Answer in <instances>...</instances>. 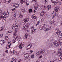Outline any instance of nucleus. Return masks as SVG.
<instances>
[{
  "mask_svg": "<svg viewBox=\"0 0 62 62\" xmlns=\"http://www.w3.org/2000/svg\"><path fill=\"white\" fill-rule=\"evenodd\" d=\"M52 8L51 6L50 5H48L47 7V9L48 10H49L50 9H51V8Z\"/></svg>",
  "mask_w": 62,
  "mask_h": 62,
  "instance_id": "23",
  "label": "nucleus"
},
{
  "mask_svg": "<svg viewBox=\"0 0 62 62\" xmlns=\"http://www.w3.org/2000/svg\"><path fill=\"white\" fill-rule=\"evenodd\" d=\"M7 15H9V13L8 12H7Z\"/></svg>",
  "mask_w": 62,
  "mask_h": 62,
  "instance_id": "59",
  "label": "nucleus"
},
{
  "mask_svg": "<svg viewBox=\"0 0 62 62\" xmlns=\"http://www.w3.org/2000/svg\"><path fill=\"white\" fill-rule=\"evenodd\" d=\"M31 47L30 46V45L29 44L28 45L27 47V48H26V50H29V49H30V48H31Z\"/></svg>",
  "mask_w": 62,
  "mask_h": 62,
  "instance_id": "24",
  "label": "nucleus"
},
{
  "mask_svg": "<svg viewBox=\"0 0 62 62\" xmlns=\"http://www.w3.org/2000/svg\"><path fill=\"white\" fill-rule=\"evenodd\" d=\"M42 57V55L40 56L39 57V58L40 59Z\"/></svg>",
  "mask_w": 62,
  "mask_h": 62,
  "instance_id": "62",
  "label": "nucleus"
},
{
  "mask_svg": "<svg viewBox=\"0 0 62 62\" xmlns=\"http://www.w3.org/2000/svg\"><path fill=\"white\" fill-rule=\"evenodd\" d=\"M17 41V40H16V39L15 38L14 39L13 41H12V42L13 43H15V42H16Z\"/></svg>",
  "mask_w": 62,
  "mask_h": 62,
  "instance_id": "36",
  "label": "nucleus"
},
{
  "mask_svg": "<svg viewBox=\"0 0 62 62\" xmlns=\"http://www.w3.org/2000/svg\"><path fill=\"white\" fill-rule=\"evenodd\" d=\"M57 4H58L59 5H61V2L60 1H58L57 2Z\"/></svg>",
  "mask_w": 62,
  "mask_h": 62,
  "instance_id": "41",
  "label": "nucleus"
},
{
  "mask_svg": "<svg viewBox=\"0 0 62 62\" xmlns=\"http://www.w3.org/2000/svg\"><path fill=\"white\" fill-rule=\"evenodd\" d=\"M26 3L27 5V6H28V5H29V3H28V2L27 1L26 2Z\"/></svg>",
  "mask_w": 62,
  "mask_h": 62,
  "instance_id": "45",
  "label": "nucleus"
},
{
  "mask_svg": "<svg viewBox=\"0 0 62 62\" xmlns=\"http://www.w3.org/2000/svg\"><path fill=\"white\" fill-rule=\"evenodd\" d=\"M55 34L56 35H58L61 33V31L57 29H56L55 30Z\"/></svg>",
  "mask_w": 62,
  "mask_h": 62,
  "instance_id": "2",
  "label": "nucleus"
},
{
  "mask_svg": "<svg viewBox=\"0 0 62 62\" xmlns=\"http://www.w3.org/2000/svg\"><path fill=\"white\" fill-rule=\"evenodd\" d=\"M15 8H18L19 7V5L18 3H15Z\"/></svg>",
  "mask_w": 62,
  "mask_h": 62,
  "instance_id": "32",
  "label": "nucleus"
},
{
  "mask_svg": "<svg viewBox=\"0 0 62 62\" xmlns=\"http://www.w3.org/2000/svg\"><path fill=\"white\" fill-rule=\"evenodd\" d=\"M5 41L1 40L0 41V44L2 45V44H4L5 43V42H4Z\"/></svg>",
  "mask_w": 62,
  "mask_h": 62,
  "instance_id": "19",
  "label": "nucleus"
},
{
  "mask_svg": "<svg viewBox=\"0 0 62 62\" xmlns=\"http://www.w3.org/2000/svg\"><path fill=\"white\" fill-rule=\"evenodd\" d=\"M29 53H26V54H24V56L25 58H27L29 57V54H28Z\"/></svg>",
  "mask_w": 62,
  "mask_h": 62,
  "instance_id": "16",
  "label": "nucleus"
},
{
  "mask_svg": "<svg viewBox=\"0 0 62 62\" xmlns=\"http://www.w3.org/2000/svg\"><path fill=\"white\" fill-rule=\"evenodd\" d=\"M2 10H0V14L1 13H2Z\"/></svg>",
  "mask_w": 62,
  "mask_h": 62,
  "instance_id": "57",
  "label": "nucleus"
},
{
  "mask_svg": "<svg viewBox=\"0 0 62 62\" xmlns=\"http://www.w3.org/2000/svg\"><path fill=\"white\" fill-rule=\"evenodd\" d=\"M51 2L52 3L54 4V5H56L57 3L56 1H53V0H51Z\"/></svg>",
  "mask_w": 62,
  "mask_h": 62,
  "instance_id": "25",
  "label": "nucleus"
},
{
  "mask_svg": "<svg viewBox=\"0 0 62 62\" xmlns=\"http://www.w3.org/2000/svg\"><path fill=\"white\" fill-rule=\"evenodd\" d=\"M24 29V28H21V30H23Z\"/></svg>",
  "mask_w": 62,
  "mask_h": 62,
  "instance_id": "63",
  "label": "nucleus"
},
{
  "mask_svg": "<svg viewBox=\"0 0 62 62\" xmlns=\"http://www.w3.org/2000/svg\"><path fill=\"white\" fill-rule=\"evenodd\" d=\"M56 54L57 55H60V56H61V55H62V51H61L60 50H59L56 53Z\"/></svg>",
  "mask_w": 62,
  "mask_h": 62,
  "instance_id": "8",
  "label": "nucleus"
},
{
  "mask_svg": "<svg viewBox=\"0 0 62 62\" xmlns=\"http://www.w3.org/2000/svg\"><path fill=\"white\" fill-rule=\"evenodd\" d=\"M11 0H10L9 1L8 3V4H9V3L11 2Z\"/></svg>",
  "mask_w": 62,
  "mask_h": 62,
  "instance_id": "49",
  "label": "nucleus"
},
{
  "mask_svg": "<svg viewBox=\"0 0 62 62\" xmlns=\"http://www.w3.org/2000/svg\"><path fill=\"white\" fill-rule=\"evenodd\" d=\"M47 17V15H45L44 16V18L45 19Z\"/></svg>",
  "mask_w": 62,
  "mask_h": 62,
  "instance_id": "51",
  "label": "nucleus"
},
{
  "mask_svg": "<svg viewBox=\"0 0 62 62\" xmlns=\"http://www.w3.org/2000/svg\"><path fill=\"white\" fill-rule=\"evenodd\" d=\"M25 0H21L20 2L21 4H23V3H24Z\"/></svg>",
  "mask_w": 62,
  "mask_h": 62,
  "instance_id": "26",
  "label": "nucleus"
},
{
  "mask_svg": "<svg viewBox=\"0 0 62 62\" xmlns=\"http://www.w3.org/2000/svg\"><path fill=\"white\" fill-rule=\"evenodd\" d=\"M58 59L59 61H61L62 60V57L61 56Z\"/></svg>",
  "mask_w": 62,
  "mask_h": 62,
  "instance_id": "39",
  "label": "nucleus"
},
{
  "mask_svg": "<svg viewBox=\"0 0 62 62\" xmlns=\"http://www.w3.org/2000/svg\"><path fill=\"white\" fill-rule=\"evenodd\" d=\"M32 19L35 21H37V17H36V15L35 14L33 15L32 16Z\"/></svg>",
  "mask_w": 62,
  "mask_h": 62,
  "instance_id": "6",
  "label": "nucleus"
},
{
  "mask_svg": "<svg viewBox=\"0 0 62 62\" xmlns=\"http://www.w3.org/2000/svg\"><path fill=\"white\" fill-rule=\"evenodd\" d=\"M46 28V25L43 24L40 26L39 29L40 30H45Z\"/></svg>",
  "mask_w": 62,
  "mask_h": 62,
  "instance_id": "3",
  "label": "nucleus"
},
{
  "mask_svg": "<svg viewBox=\"0 0 62 62\" xmlns=\"http://www.w3.org/2000/svg\"><path fill=\"white\" fill-rule=\"evenodd\" d=\"M12 7H15V3H14V4L12 5Z\"/></svg>",
  "mask_w": 62,
  "mask_h": 62,
  "instance_id": "46",
  "label": "nucleus"
},
{
  "mask_svg": "<svg viewBox=\"0 0 62 62\" xmlns=\"http://www.w3.org/2000/svg\"><path fill=\"white\" fill-rule=\"evenodd\" d=\"M12 53L13 54H17V52L16 51L14 50L13 51Z\"/></svg>",
  "mask_w": 62,
  "mask_h": 62,
  "instance_id": "29",
  "label": "nucleus"
},
{
  "mask_svg": "<svg viewBox=\"0 0 62 62\" xmlns=\"http://www.w3.org/2000/svg\"><path fill=\"white\" fill-rule=\"evenodd\" d=\"M41 8L42 9H45V6L44 5H42Z\"/></svg>",
  "mask_w": 62,
  "mask_h": 62,
  "instance_id": "22",
  "label": "nucleus"
},
{
  "mask_svg": "<svg viewBox=\"0 0 62 62\" xmlns=\"http://www.w3.org/2000/svg\"><path fill=\"white\" fill-rule=\"evenodd\" d=\"M56 15V12L55 11H54L52 14V18H54L55 17Z\"/></svg>",
  "mask_w": 62,
  "mask_h": 62,
  "instance_id": "9",
  "label": "nucleus"
},
{
  "mask_svg": "<svg viewBox=\"0 0 62 62\" xmlns=\"http://www.w3.org/2000/svg\"><path fill=\"white\" fill-rule=\"evenodd\" d=\"M12 29H16V28H15L14 27V26H13L12 27Z\"/></svg>",
  "mask_w": 62,
  "mask_h": 62,
  "instance_id": "48",
  "label": "nucleus"
},
{
  "mask_svg": "<svg viewBox=\"0 0 62 62\" xmlns=\"http://www.w3.org/2000/svg\"><path fill=\"white\" fill-rule=\"evenodd\" d=\"M23 46H24V43L23 42H22L20 45H18L17 47H18V48H19L20 49H23Z\"/></svg>",
  "mask_w": 62,
  "mask_h": 62,
  "instance_id": "1",
  "label": "nucleus"
},
{
  "mask_svg": "<svg viewBox=\"0 0 62 62\" xmlns=\"http://www.w3.org/2000/svg\"><path fill=\"white\" fill-rule=\"evenodd\" d=\"M19 17L21 18H23V16L21 14H19Z\"/></svg>",
  "mask_w": 62,
  "mask_h": 62,
  "instance_id": "40",
  "label": "nucleus"
},
{
  "mask_svg": "<svg viewBox=\"0 0 62 62\" xmlns=\"http://www.w3.org/2000/svg\"><path fill=\"white\" fill-rule=\"evenodd\" d=\"M51 28V26H46V29L45 30H44L45 32H46L48 30H49Z\"/></svg>",
  "mask_w": 62,
  "mask_h": 62,
  "instance_id": "4",
  "label": "nucleus"
},
{
  "mask_svg": "<svg viewBox=\"0 0 62 62\" xmlns=\"http://www.w3.org/2000/svg\"><path fill=\"white\" fill-rule=\"evenodd\" d=\"M39 54H40L39 53V52H38L36 53V55L37 56L39 57Z\"/></svg>",
  "mask_w": 62,
  "mask_h": 62,
  "instance_id": "27",
  "label": "nucleus"
},
{
  "mask_svg": "<svg viewBox=\"0 0 62 62\" xmlns=\"http://www.w3.org/2000/svg\"><path fill=\"white\" fill-rule=\"evenodd\" d=\"M21 39V38H18V39L17 40V41H20V39Z\"/></svg>",
  "mask_w": 62,
  "mask_h": 62,
  "instance_id": "56",
  "label": "nucleus"
},
{
  "mask_svg": "<svg viewBox=\"0 0 62 62\" xmlns=\"http://www.w3.org/2000/svg\"><path fill=\"white\" fill-rule=\"evenodd\" d=\"M21 10L24 13V12H25V10L24 9V8H22L21 9Z\"/></svg>",
  "mask_w": 62,
  "mask_h": 62,
  "instance_id": "30",
  "label": "nucleus"
},
{
  "mask_svg": "<svg viewBox=\"0 0 62 62\" xmlns=\"http://www.w3.org/2000/svg\"><path fill=\"white\" fill-rule=\"evenodd\" d=\"M39 5L37 3L35 4L34 6V9H37L38 8V7L37 6H38Z\"/></svg>",
  "mask_w": 62,
  "mask_h": 62,
  "instance_id": "17",
  "label": "nucleus"
},
{
  "mask_svg": "<svg viewBox=\"0 0 62 62\" xmlns=\"http://www.w3.org/2000/svg\"><path fill=\"white\" fill-rule=\"evenodd\" d=\"M46 12V11H42L40 14V16H42L43 15L45 14Z\"/></svg>",
  "mask_w": 62,
  "mask_h": 62,
  "instance_id": "14",
  "label": "nucleus"
},
{
  "mask_svg": "<svg viewBox=\"0 0 62 62\" xmlns=\"http://www.w3.org/2000/svg\"><path fill=\"white\" fill-rule=\"evenodd\" d=\"M45 52V51L43 50H41V51H39L38 52H39V53L40 54H43Z\"/></svg>",
  "mask_w": 62,
  "mask_h": 62,
  "instance_id": "15",
  "label": "nucleus"
},
{
  "mask_svg": "<svg viewBox=\"0 0 62 62\" xmlns=\"http://www.w3.org/2000/svg\"><path fill=\"white\" fill-rule=\"evenodd\" d=\"M13 26L15 28H16V29H17V28H18V25L17 23H16Z\"/></svg>",
  "mask_w": 62,
  "mask_h": 62,
  "instance_id": "20",
  "label": "nucleus"
},
{
  "mask_svg": "<svg viewBox=\"0 0 62 62\" xmlns=\"http://www.w3.org/2000/svg\"><path fill=\"white\" fill-rule=\"evenodd\" d=\"M58 18H61V16L59 15L58 16Z\"/></svg>",
  "mask_w": 62,
  "mask_h": 62,
  "instance_id": "60",
  "label": "nucleus"
},
{
  "mask_svg": "<svg viewBox=\"0 0 62 62\" xmlns=\"http://www.w3.org/2000/svg\"><path fill=\"white\" fill-rule=\"evenodd\" d=\"M50 22L51 24H53V23H55V21L54 20H52V21H50Z\"/></svg>",
  "mask_w": 62,
  "mask_h": 62,
  "instance_id": "33",
  "label": "nucleus"
},
{
  "mask_svg": "<svg viewBox=\"0 0 62 62\" xmlns=\"http://www.w3.org/2000/svg\"><path fill=\"white\" fill-rule=\"evenodd\" d=\"M3 16H6V13L5 12L3 13L0 15V20H1L2 19Z\"/></svg>",
  "mask_w": 62,
  "mask_h": 62,
  "instance_id": "7",
  "label": "nucleus"
},
{
  "mask_svg": "<svg viewBox=\"0 0 62 62\" xmlns=\"http://www.w3.org/2000/svg\"><path fill=\"white\" fill-rule=\"evenodd\" d=\"M24 37H25V38L28 39V38H28V34L26 33L24 35Z\"/></svg>",
  "mask_w": 62,
  "mask_h": 62,
  "instance_id": "28",
  "label": "nucleus"
},
{
  "mask_svg": "<svg viewBox=\"0 0 62 62\" xmlns=\"http://www.w3.org/2000/svg\"><path fill=\"white\" fill-rule=\"evenodd\" d=\"M36 1V0H31V2L33 3H35Z\"/></svg>",
  "mask_w": 62,
  "mask_h": 62,
  "instance_id": "35",
  "label": "nucleus"
},
{
  "mask_svg": "<svg viewBox=\"0 0 62 62\" xmlns=\"http://www.w3.org/2000/svg\"><path fill=\"white\" fill-rule=\"evenodd\" d=\"M29 45H30V46L31 47H32V45H33V44H32L30 43V44H29Z\"/></svg>",
  "mask_w": 62,
  "mask_h": 62,
  "instance_id": "47",
  "label": "nucleus"
},
{
  "mask_svg": "<svg viewBox=\"0 0 62 62\" xmlns=\"http://www.w3.org/2000/svg\"><path fill=\"white\" fill-rule=\"evenodd\" d=\"M5 17V16H3L2 18V21L3 22H5L6 20V17Z\"/></svg>",
  "mask_w": 62,
  "mask_h": 62,
  "instance_id": "18",
  "label": "nucleus"
},
{
  "mask_svg": "<svg viewBox=\"0 0 62 62\" xmlns=\"http://www.w3.org/2000/svg\"><path fill=\"white\" fill-rule=\"evenodd\" d=\"M30 53H33V51L32 50H31L30 51Z\"/></svg>",
  "mask_w": 62,
  "mask_h": 62,
  "instance_id": "55",
  "label": "nucleus"
},
{
  "mask_svg": "<svg viewBox=\"0 0 62 62\" xmlns=\"http://www.w3.org/2000/svg\"><path fill=\"white\" fill-rule=\"evenodd\" d=\"M36 26H39V23H37L36 25Z\"/></svg>",
  "mask_w": 62,
  "mask_h": 62,
  "instance_id": "52",
  "label": "nucleus"
},
{
  "mask_svg": "<svg viewBox=\"0 0 62 62\" xmlns=\"http://www.w3.org/2000/svg\"><path fill=\"white\" fill-rule=\"evenodd\" d=\"M34 27V26L31 27V29H32V30L31 33L32 34H34L35 33H36V30L34 28H33Z\"/></svg>",
  "mask_w": 62,
  "mask_h": 62,
  "instance_id": "5",
  "label": "nucleus"
},
{
  "mask_svg": "<svg viewBox=\"0 0 62 62\" xmlns=\"http://www.w3.org/2000/svg\"><path fill=\"white\" fill-rule=\"evenodd\" d=\"M34 56H35V55H34V54L32 55L31 56V58H34Z\"/></svg>",
  "mask_w": 62,
  "mask_h": 62,
  "instance_id": "43",
  "label": "nucleus"
},
{
  "mask_svg": "<svg viewBox=\"0 0 62 62\" xmlns=\"http://www.w3.org/2000/svg\"><path fill=\"white\" fill-rule=\"evenodd\" d=\"M3 27H0V31H1L3 30Z\"/></svg>",
  "mask_w": 62,
  "mask_h": 62,
  "instance_id": "44",
  "label": "nucleus"
},
{
  "mask_svg": "<svg viewBox=\"0 0 62 62\" xmlns=\"http://www.w3.org/2000/svg\"><path fill=\"white\" fill-rule=\"evenodd\" d=\"M49 46L50 48H51V47H52V45H51L49 44Z\"/></svg>",
  "mask_w": 62,
  "mask_h": 62,
  "instance_id": "58",
  "label": "nucleus"
},
{
  "mask_svg": "<svg viewBox=\"0 0 62 62\" xmlns=\"http://www.w3.org/2000/svg\"><path fill=\"white\" fill-rule=\"evenodd\" d=\"M8 45L6 47V49H9L10 48V45H11V42H10V41L8 42Z\"/></svg>",
  "mask_w": 62,
  "mask_h": 62,
  "instance_id": "12",
  "label": "nucleus"
},
{
  "mask_svg": "<svg viewBox=\"0 0 62 62\" xmlns=\"http://www.w3.org/2000/svg\"><path fill=\"white\" fill-rule=\"evenodd\" d=\"M4 3H7L8 2V0H3Z\"/></svg>",
  "mask_w": 62,
  "mask_h": 62,
  "instance_id": "42",
  "label": "nucleus"
},
{
  "mask_svg": "<svg viewBox=\"0 0 62 62\" xmlns=\"http://www.w3.org/2000/svg\"><path fill=\"white\" fill-rule=\"evenodd\" d=\"M17 36V34L16 33H14L13 34V36L14 38H17L18 37V36Z\"/></svg>",
  "mask_w": 62,
  "mask_h": 62,
  "instance_id": "21",
  "label": "nucleus"
},
{
  "mask_svg": "<svg viewBox=\"0 0 62 62\" xmlns=\"http://www.w3.org/2000/svg\"><path fill=\"white\" fill-rule=\"evenodd\" d=\"M13 19H15L16 18V12L15 11H14L13 12Z\"/></svg>",
  "mask_w": 62,
  "mask_h": 62,
  "instance_id": "11",
  "label": "nucleus"
},
{
  "mask_svg": "<svg viewBox=\"0 0 62 62\" xmlns=\"http://www.w3.org/2000/svg\"><path fill=\"white\" fill-rule=\"evenodd\" d=\"M29 19L28 18H26L23 21V23H26L27 22H28L29 20Z\"/></svg>",
  "mask_w": 62,
  "mask_h": 62,
  "instance_id": "10",
  "label": "nucleus"
},
{
  "mask_svg": "<svg viewBox=\"0 0 62 62\" xmlns=\"http://www.w3.org/2000/svg\"><path fill=\"white\" fill-rule=\"evenodd\" d=\"M28 26L26 25V26H25V27H24V28H25H25H27L28 27Z\"/></svg>",
  "mask_w": 62,
  "mask_h": 62,
  "instance_id": "61",
  "label": "nucleus"
},
{
  "mask_svg": "<svg viewBox=\"0 0 62 62\" xmlns=\"http://www.w3.org/2000/svg\"><path fill=\"white\" fill-rule=\"evenodd\" d=\"M16 9H15V8H14L11 9V10H12V11H14V10H15Z\"/></svg>",
  "mask_w": 62,
  "mask_h": 62,
  "instance_id": "54",
  "label": "nucleus"
},
{
  "mask_svg": "<svg viewBox=\"0 0 62 62\" xmlns=\"http://www.w3.org/2000/svg\"><path fill=\"white\" fill-rule=\"evenodd\" d=\"M59 37L60 38H62V33L60 34L59 35Z\"/></svg>",
  "mask_w": 62,
  "mask_h": 62,
  "instance_id": "38",
  "label": "nucleus"
},
{
  "mask_svg": "<svg viewBox=\"0 0 62 62\" xmlns=\"http://www.w3.org/2000/svg\"><path fill=\"white\" fill-rule=\"evenodd\" d=\"M8 36H6L5 38L6 40L7 41H8L9 40V39H8Z\"/></svg>",
  "mask_w": 62,
  "mask_h": 62,
  "instance_id": "34",
  "label": "nucleus"
},
{
  "mask_svg": "<svg viewBox=\"0 0 62 62\" xmlns=\"http://www.w3.org/2000/svg\"><path fill=\"white\" fill-rule=\"evenodd\" d=\"M32 9H30L29 10V13H30L31 12H32Z\"/></svg>",
  "mask_w": 62,
  "mask_h": 62,
  "instance_id": "37",
  "label": "nucleus"
},
{
  "mask_svg": "<svg viewBox=\"0 0 62 62\" xmlns=\"http://www.w3.org/2000/svg\"><path fill=\"white\" fill-rule=\"evenodd\" d=\"M17 32H18V31L16 30L14 33H16L17 34Z\"/></svg>",
  "mask_w": 62,
  "mask_h": 62,
  "instance_id": "53",
  "label": "nucleus"
},
{
  "mask_svg": "<svg viewBox=\"0 0 62 62\" xmlns=\"http://www.w3.org/2000/svg\"><path fill=\"white\" fill-rule=\"evenodd\" d=\"M3 36V34H2L1 35V34H0V38H2V37Z\"/></svg>",
  "mask_w": 62,
  "mask_h": 62,
  "instance_id": "50",
  "label": "nucleus"
},
{
  "mask_svg": "<svg viewBox=\"0 0 62 62\" xmlns=\"http://www.w3.org/2000/svg\"><path fill=\"white\" fill-rule=\"evenodd\" d=\"M60 9V7L59 6H57L55 8V10L57 12H58V10H59Z\"/></svg>",
  "mask_w": 62,
  "mask_h": 62,
  "instance_id": "13",
  "label": "nucleus"
},
{
  "mask_svg": "<svg viewBox=\"0 0 62 62\" xmlns=\"http://www.w3.org/2000/svg\"><path fill=\"white\" fill-rule=\"evenodd\" d=\"M11 33V31L10 32V31H9L7 32V35H8V36H9V35Z\"/></svg>",
  "mask_w": 62,
  "mask_h": 62,
  "instance_id": "31",
  "label": "nucleus"
},
{
  "mask_svg": "<svg viewBox=\"0 0 62 62\" xmlns=\"http://www.w3.org/2000/svg\"><path fill=\"white\" fill-rule=\"evenodd\" d=\"M49 62H54V61H50Z\"/></svg>",
  "mask_w": 62,
  "mask_h": 62,
  "instance_id": "64",
  "label": "nucleus"
}]
</instances>
